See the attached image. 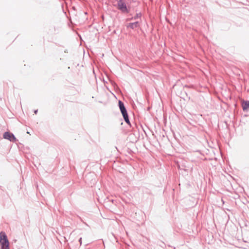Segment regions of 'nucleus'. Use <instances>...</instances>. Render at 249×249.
<instances>
[{"instance_id": "12", "label": "nucleus", "mask_w": 249, "mask_h": 249, "mask_svg": "<svg viewBox=\"0 0 249 249\" xmlns=\"http://www.w3.org/2000/svg\"><path fill=\"white\" fill-rule=\"evenodd\" d=\"M113 34H116V30H114V31L113 32Z\"/></svg>"}, {"instance_id": "11", "label": "nucleus", "mask_w": 249, "mask_h": 249, "mask_svg": "<svg viewBox=\"0 0 249 249\" xmlns=\"http://www.w3.org/2000/svg\"><path fill=\"white\" fill-rule=\"evenodd\" d=\"M35 114H37V112H38V109H36V110H34V111Z\"/></svg>"}, {"instance_id": "5", "label": "nucleus", "mask_w": 249, "mask_h": 249, "mask_svg": "<svg viewBox=\"0 0 249 249\" xmlns=\"http://www.w3.org/2000/svg\"><path fill=\"white\" fill-rule=\"evenodd\" d=\"M242 107L244 111H249V101L243 100L242 103Z\"/></svg>"}, {"instance_id": "7", "label": "nucleus", "mask_w": 249, "mask_h": 249, "mask_svg": "<svg viewBox=\"0 0 249 249\" xmlns=\"http://www.w3.org/2000/svg\"><path fill=\"white\" fill-rule=\"evenodd\" d=\"M124 121L125 122V123L129 125L130 127L132 126L131 124L130 123V122L129 121L128 114H126L124 116H123Z\"/></svg>"}, {"instance_id": "14", "label": "nucleus", "mask_w": 249, "mask_h": 249, "mask_svg": "<svg viewBox=\"0 0 249 249\" xmlns=\"http://www.w3.org/2000/svg\"><path fill=\"white\" fill-rule=\"evenodd\" d=\"M178 168H179V169L180 170H181V169H182V168H181L180 166H179V167H178Z\"/></svg>"}, {"instance_id": "10", "label": "nucleus", "mask_w": 249, "mask_h": 249, "mask_svg": "<svg viewBox=\"0 0 249 249\" xmlns=\"http://www.w3.org/2000/svg\"><path fill=\"white\" fill-rule=\"evenodd\" d=\"M82 238H81H81H80L79 239L78 241H79V242L80 243V245H81V244H82Z\"/></svg>"}, {"instance_id": "2", "label": "nucleus", "mask_w": 249, "mask_h": 249, "mask_svg": "<svg viewBox=\"0 0 249 249\" xmlns=\"http://www.w3.org/2000/svg\"><path fill=\"white\" fill-rule=\"evenodd\" d=\"M117 8L124 13H128L129 12L124 0H118Z\"/></svg>"}, {"instance_id": "6", "label": "nucleus", "mask_w": 249, "mask_h": 249, "mask_svg": "<svg viewBox=\"0 0 249 249\" xmlns=\"http://www.w3.org/2000/svg\"><path fill=\"white\" fill-rule=\"evenodd\" d=\"M139 21H136L134 22H131L127 24L126 25V28H130L131 29H134L135 28H137L139 26Z\"/></svg>"}, {"instance_id": "1", "label": "nucleus", "mask_w": 249, "mask_h": 249, "mask_svg": "<svg viewBox=\"0 0 249 249\" xmlns=\"http://www.w3.org/2000/svg\"><path fill=\"white\" fill-rule=\"evenodd\" d=\"M0 249H10L7 236L5 232L2 231L0 232Z\"/></svg>"}, {"instance_id": "3", "label": "nucleus", "mask_w": 249, "mask_h": 249, "mask_svg": "<svg viewBox=\"0 0 249 249\" xmlns=\"http://www.w3.org/2000/svg\"><path fill=\"white\" fill-rule=\"evenodd\" d=\"M3 138L12 142H15L17 141V139L13 133L9 131L5 132L3 134Z\"/></svg>"}, {"instance_id": "8", "label": "nucleus", "mask_w": 249, "mask_h": 249, "mask_svg": "<svg viewBox=\"0 0 249 249\" xmlns=\"http://www.w3.org/2000/svg\"><path fill=\"white\" fill-rule=\"evenodd\" d=\"M141 16V14L140 13H137L136 15L134 17H132L131 18H127L126 20H132V19H136L138 18H140Z\"/></svg>"}, {"instance_id": "13", "label": "nucleus", "mask_w": 249, "mask_h": 249, "mask_svg": "<svg viewBox=\"0 0 249 249\" xmlns=\"http://www.w3.org/2000/svg\"><path fill=\"white\" fill-rule=\"evenodd\" d=\"M65 53H68V50H65V51H64Z\"/></svg>"}, {"instance_id": "4", "label": "nucleus", "mask_w": 249, "mask_h": 249, "mask_svg": "<svg viewBox=\"0 0 249 249\" xmlns=\"http://www.w3.org/2000/svg\"><path fill=\"white\" fill-rule=\"evenodd\" d=\"M118 107L123 116L128 114L124 104L121 100H119L118 101Z\"/></svg>"}, {"instance_id": "9", "label": "nucleus", "mask_w": 249, "mask_h": 249, "mask_svg": "<svg viewBox=\"0 0 249 249\" xmlns=\"http://www.w3.org/2000/svg\"><path fill=\"white\" fill-rule=\"evenodd\" d=\"M110 82H111L112 85L113 86L114 88H115L116 87H117V85L115 82H114L113 81H111Z\"/></svg>"}]
</instances>
